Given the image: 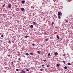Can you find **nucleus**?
Here are the masks:
<instances>
[{"label":"nucleus","mask_w":73,"mask_h":73,"mask_svg":"<svg viewBox=\"0 0 73 73\" xmlns=\"http://www.w3.org/2000/svg\"><path fill=\"white\" fill-rule=\"evenodd\" d=\"M60 15L61 16V15H62V13L61 12H58V16H60Z\"/></svg>","instance_id":"nucleus-1"},{"label":"nucleus","mask_w":73,"mask_h":73,"mask_svg":"<svg viewBox=\"0 0 73 73\" xmlns=\"http://www.w3.org/2000/svg\"><path fill=\"white\" fill-rule=\"evenodd\" d=\"M8 7L9 8H11V4H8Z\"/></svg>","instance_id":"nucleus-2"},{"label":"nucleus","mask_w":73,"mask_h":73,"mask_svg":"<svg viewBox=\"0 0 73 73\" xmlns=\"http://www.w3.org/2000/svg\"><path fill=\"white\" fill-rule=\"evenodd\" d=\"M20 9L21 10L23 11H25V9L24 8H21Z\"/></svg>","instance_id":"nucleus-3"},{"label":"nucleus","mask_w":73,"mask_h":73,"mask_svg":"<svg viewBox=\"0 0 73 73\" xmlns=\"http://www.w3.org/2000/svg\"><path fill=\"white\" fill-rule=\"evenodd\" d=\"M21 73H25V72L24 70H21Z\"/></svg>","instance_id":"nucleus-4"},{"label":"nucleus","mask_w":73,"mask_h":73,"mask_svg":"<svg viewBox=\"0 0 73 73\" xmlns=\"http://www.w3.org/2000/svg\"><path fill=\"white\" fill-rule=\"evenodd\" d=\"M21 3L22 4H24V3H25V1H21Z\"/></svg>","instance_id":"nucleus-5"},{"label":"nucleus","mask_w":73,"mask_h":73,"mask_svg":"<svg viewBox=\"0 0 73 73\" xmlns=\"http://www.w3.org/2000/svg\"><path fill=\"white\" fill-rule=\"evenodd\" d=\"M30 27L31 28H33V25H31Z\"/></svg>","instance_id":"nucleus-6"},{"label":"nucleus","mask_w":73,"mask_h":73,"mask_svg":"<svg viewBox=\"0 0 73 73\" xmlns=\"http://www.w3.org/2000/svg\"><path fill=\"white\" fill-rule=\"evenodd\" d=\"M64 68L65 69H67V68H68V67H67V66H65L64 67Z\"/></svg>","instance_id":"nucleus-7"},{"label":"nucleus","mask_w":73,"mask_h":73,"mask_svg":"<svg viewBox=\"0 0 73 73\" xmlns=\"http://www.w3.org/2000/svg\"><path fill=\"white\" fill-rule=\"evenodd\" d=\"M25 55L26 56H28V55H29V54H28V53H26L25 54Z\"/></svg>","instance_id":"nucleus-8"},{"label":"nucleus","mask_w":73,"mask_h":73,"mask_svg":"<svg viewBox=\"0 0 73 73\" xmlns=\"http://www.w3.org/2000/svg\"><path fill=\"white\" fill-rule=\"evenodd\" d=\"M58 19H61V17H60V16H59L58 17Z\"/></svg>","instance_id":"nucleus-9"},{"label":"nucleus","mask_w":73,"mask_h":73,"mask_svg":"<svg viewBox=\"0 0 73 73\" xmlns=\"http://www.w3.org/2000/svg\"><path fill=\"white\" fill-rule=\"evenodd\" d=\"M59 36L58 35H57V38H58V39L59 40V37H58Z\"/></svg>","instance_id":"nucleus-10"},{"label":"nucleus","mask_w":73,"mask_h":73,"mask_svg":"<svg viewBox=\"0 0 73 73\" xmlns=\"http://www.w3.org/2000/svg\"><path fill=\"white\" fill-rule=\"evenodd\" d=\"M8 42H9V44L11 43V41H10V40H9Z\"/></svg>","instance_id":"nucleus-11"},{"label":"nucleus","mask_w":73,"mask_h":73,"mask_svg":"<svg viewBox=\"0 0 73 73\" xmlns=\"http://www.w3.org/2000/svg\"><path fill=\"white\" fill-rule=\"evenodd\" d=\"M30 54H31V55H33V54L32 53H30Z\"/></svg>","instance_id":"nucleus-12"},{"label":"nucleus","mask_w":73,"mask_h":73,"mask_svg":"<svg viewBox=\"0 0 73 73\" xmlns=\"http://www.w3.org/2000/svg\"><path fill=\"white\" fill-rule=\"evenodd\" d=\"M68 65H71V64L70 63H68Z\"/></svg>","instance_id":"nucleus-13"},{"label":"nucleus","mask_w":73,"mask_h":73,"mask_svg":"<svg viewBox=\"0 0 73 73\" xmlns=\"http://www.w3.org/2000/svg\"><path fill=\"white\" fill-rule=\"evenodd\" d=\"M55 55H57V54H58V53H57V52H56L55 53Z\"/></svg>","instance_id":"nucleus-14"},{"label":"nucleus","mask_w":73,"mask_h":73,"mask_svg":"<svg viewBox=\"0 0 73 73\" xmlns=\"http://www.w3.org/2000/svg\"><path fill=\"white\" fill-rule=\"evenodd\" d=\"M50 64H48L47 66L48 67H49V66H50Z\"/></svg>","instance_id":"nucleus-15"},{"label":"nucleus","mask_w":73,"mask_h":73,"mask_svg":"<svg viewBox=\"0 0 73 73\" xmlns=\"http://www.w3.org/2000/svg\"><path fill=\"white\" fill-rule=\"evenodd\" d=\"M33 25H35V24H36V22H33Z\"/></svg>","instance_id":"nucleus-16"},{"label":"nucleus","mask_w":73,"mask_h":73,"mask_svg":"<svg viewBox=\"0 0 73 73\" xmlns=\"http://www.w3.org/2000/svg\"><path fill=\"white\" fill-rule=\"evenodd\" d=\"M1 37H4V35H2L1 36Z\"/></svg>","instance_id":"nucleus-17"},{"label":"nucleus","mask_w":73,"mask_h":73,"mask_svg":"<svg viewBox=\"0 0 73 73\" xmlns=\"http://www.w3.org/2000/svg\"><path fill=\"white\" fill-rule=\"evenodd\" d=\"M5 5L4 4V5H3V8H4V7H5Z\"/></svg>","instance_id":"nucleus-18"},{"label":"nucleus","mask_w":73,"mask_h":73,"mask_svg":"<svg viewBox=\"0 0 73 73\" xmlns=\"http://www.w3.org/2000/svg\"><path fill=\"white\" fill-rule=\"evenodd\" d=\"M48 40H49V39L48 38H46L45 39L46 41H48Z\"/></svg>","instance_id":"nucleus-19"},{"label":"nucleus","mask_w":73,"mask_h":73,"mask_svg":"<svg viewBox=\"0 0 73 73\" xmlns=\"http://www.w3.org/2000/svg\"><path fill=\"white\" fill-rule=\"evenodd\" d=\"M59 65H60V64H57V66H58L59 67Z\"/></svg>","instance_id":"nucleus-20"},{"label":"nucleus","mask_w":73,"mask_h":73,"mask_svg":"<svg viewBox=\"0 0 73 73\" xmlns=\"http://www.w3.org/2000/svg\"><path fill=\"white\" fill-rule=\"evenodd\" d=\"M26 71H27L28 72H29V69H26Z\"/></svg>","instance_id":"nucleus-21"},{"label":"nucleus","mask_w":73,"mask_h":73,"mask_svg":"<svg viewBox=\"0 0 73 73\" xmlns=\"http://www.w3.org/2000/svg\"><path fill=\"white\" fill-rule=\"evenodd\" d=\"M29 37V36H25V38H27V37Z\"/></svg>","instance_id":"nucleus-22"},{"label":"nucleus","mask_w":73,"mask_h":73,"mask_svg":"<svg viewBox=\"0 0 73 73\" xmlns=\"http://www.w3.org/2000/svg\"><path fill=\"white\" fill-rule=\"evenodd\" d=\"M40 71H42V70H43V69H40Z\"/></svg>","instance_id":"nucleus-23"},{"label":"nucleus","mask_w":73,"mask_h":73,"mask_svg":"<svg viewBox=\"0 0 73 73\" xmlns=\"http://www.w3.org/2000/svg\"><path fill=\"white\" fill-rule=\"evenodd\" d=\"M42 67H43L44 66H45V65L44 64H42Z\"/></svg>","instance_id":"nucleus-24"},{"label":"nucleus","mask_w":73,"mask_h":73,"mask_svg":"<svg viewBox=\"0 0 73 73\" xmlns=\"http://www.w3.org/2000/svg\"><path fill=\"white\" fill-rule=\"evenodd\" d=\"M11 65H13V62H11Z\"/></svg>","instance_id":"nucleus-25"},{"label":"nucleus","mask_w":73,"mask_h":73,"mask_svg":"<svg viewBox=\"0 0 73 73\" xmlns=\"http://www.w3.org/2000/svg\"><path fill=\"white\" fill-rule=\"evenodd\" d=\"M50 53H49L48 54V56H50Z\"/></svg>","instance_id":"nucleus-26"},{"label":"nucleus","mask_w":73,"mask_h":73,"mask_svg":"<svg viewBox=\"0 0 73 73\" xmlns=\"http://www.w3.org/2000/svg\"><path fill=\"white\" fill-rule=\"evenodd\" d=\"M63 62H64V64H65V61H64V60L63 61Z\"/></svg>","instance_id":"nucleus-27"},{"label":"nucleus","mask_w":73,"mask_h":73,"mask_svg":"<svg viewBox=\"0 0 73 73\" xmlns=\"http://www.w3.org/2000/svg\"><path fill=\"white\" fill-rule=\"evenodd\" d=\"M54 24V23L52 22V25H53Z\"/></svg>","instance_id":"nucleus-28"},{"label":"nucleus","mask_w":73,"mask_h":73,"mask_svg":"<svg viewBox=\"0 0 73 73\" xmlns=\"http://www.w3.org/2000/svg\"><path fill=\"white\" fill-rule=\"evenodd\" d=\"M16 71H19V69H16Z\"/></svg>","instance_id":"nucleus-29"},{"label":"nucleus","mask_w":73,"mask_h":73,"mask_svg":"<svg viewBox=\"0 0 73 73\" xmlns=\"http://www.w3.org/2000/svg\"><path fill=\"white\" fill-rule=\"evenodd\" d=\"M43 61H44V62H45V61H46V60H43Z\"/></svg>","instance_id":"nucleus-30"},{"label":"nucleus","mask_w":73,"mask_h":73,"mask_svg":"<svg viewBox=\"0 0 73 73\" xmlns=\"http://www.w3.org/2000/svg\"><path fill=\"white\" fill-rule=\"evenodd\" d=\"M38 53L39 54L40 53V51H38Z\"/></svg>","instance_id":"nucleus-31"},{"label":"nucleus","mask_w":73,"mask_h":73,"mask_svg":"<svg viewBox=\"0 0 73 73\" xmlns=\"http://www.w3.org/2000/svg\"><path fill=\"white\" fill-rule=\"evenodd\" d=\"M66 23H68V21L67 20H66Z\"/></svg>","instance_id":"nucleus-32"},{"label":"nucleus","mask_w":73,"mask_h":73,"mask_svg":"<svg viewBox=\"0 0 73 73\" xmlns=\"http://www.w3.org/2000/svg\"><path fill=\"white\" fill-rule=\"evenodd\" d=\"M32 45H33V46H35V44H33Z\"/></svg>","instance_id":"nucleus-33"},{"label":"nucleus","mask_w":73,"mask_h":73,"mask_svg":"<svg viewBox=\"0 0 73 73\" xmlns=\"http://www.w3.org/2000/svg\"><path fill=\"white\" fill-rule=\"evenodd\" d=\"M63 56H65V54H63Z\"/></svg>","instance_id":"nucleus-34"},{"label":"nucleus","mask_w":73,"mask_h":73,"mask_svg":"<svg viewBox=\"0 0 73 73\" xmlns=\"http://www.w3.org/2000/svg\"><path fill=\"white\" fill-rule=\"evenodd\" d=\"M19 60H21L20 58H19Z\"/></svg>","instance_id":"nucleus-35"},{"label":"nucleus","mask_w":73,"mask_h":73,"mask_svg":"<svg viewBox=\"0 0 73 73\" xmlns=\"http://www.w3.org/2000/svg\"><path fill=\"white\" fill-rule=\"evenodd\" d=\"M8 56H10L9 55H8Z\"/></svg>","instance_id":"nucleus-36"},{"label":"nucleus","mask_w":73,"mask_h":73,"mask_svg":"<svg viewBox=\"0 0 73 73\" xmlns=\"http://www.w3.org/2000/svg\"><path fill=\"white\" fill-rule=\"evenodd\" d=\"M13 42V41H12Z\"/></svg>","instance_id":"nucleus-37"}]
</instances>
